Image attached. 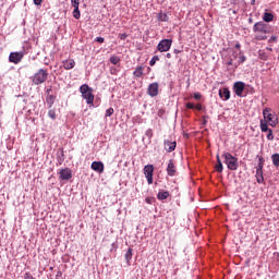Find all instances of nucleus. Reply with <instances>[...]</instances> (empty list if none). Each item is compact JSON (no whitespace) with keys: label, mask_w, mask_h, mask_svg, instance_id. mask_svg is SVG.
Masks as SVG:
<instances>
[{"label":"nucleus","mask_w":279,"mask_h":279,"mask_svg":"<svg viewBox=\"0 0 279 279\" xmlns=\"http://www.w3.org/2000/svg\"><path fill=\"white\" fill-rule=\"evenodd\" d=\"M255 34V40H267V34H269V25L265 22H257L253 26Z\"/></svg>","instance_id":"nucleus-1"},{"label":"nucleus","mask_w":279,"mask_h":279,"mask_svg":"<svg viewBox=\"0 0 279 279\" xmlns=\"http://www.w3.org/2000/svg\"><path fill=\"white\" fill-rule=\"evenodd\" d=\"M80 93L83 97V99L86 100V104L88 106H95L94 105V101H95V95L93 94V89L90 86H88V84H83L81 87H80Z\"/></svg>","instance_id":"nucleus-2"},{"label":"nucleus","mask_w":279,"mask_h":279,"mask_svg":"<svg viewBox=\"0 0 279 279\" xmlns=\"http://www.w3.org/2000/svg\"><path fill=\"white\" fill-rule=\"evenodd\" d=\"M49 78V71L47 69H39L32 77V82L35 86H40L45 84Z\"/></svg>","instance_id":"nucleus-3"},{"label":"nucleus","mask_w":279,"mask_h":279,"mask_svg":"<svg viewBox=\"0 0 279 279\" xmlns=\"http://www.w3.org/2000/svg\"><path fill=\"white\" fill-rule=\"evenodd\" d=\"M222 158L229 171H236V169H239V158L232 156L230 153H223Z\"/></svg>","instance_id":"nucleus-4"},{"label":"nucleus","mask_w":279,"mask_h":279,"mask_svg":"<svg viewBox=\"0 0 279 279\" xmlns=\"http://www.w3.org/2000/svg\"><path fill=\"white\" fill-rule=\"evenodd\" d=\"M259 162L256 169V181L258 184H263L265 182V177H263V167H265V159L263 157L258 158Z\"/></svg>","instance_id":"nucleus-5"},{"label":"nucleus","mask_w":279,"mask_h":279,"mask_svg":"<svg viewBox=\"0 0 279 279\" xmlns=\"http://www.w3.org/2000/svg\"><path fill=\"white\" fill-rule=\"evenodd\" d=\"M144 175L148 184H154V165H147L144 167Z\"/></svg>","instance_id":"nucleus-6"},{"label":"nucleus","mask_w":279,"mask_h":279,"mask_svg":"<svg viewBox=\"0 0 279 279\" xmlns=\"http://www.w3.org/2000/svg\"><path fill=\"white\" fill-rule=\"evenodd\" d=\"M171 45H173L172 39H162L159 41L157 49L160 51V53H165V51H169V49H171Z\"/></svg>","instance_id":"nucleus-7"},{"label":"nucleus","mask_w":279,"mask_h":279,"mask_svg":"<svg viewBox=\"0 0 279 279\" xmlns=\"http://www.w3.org/2000/svg\"><path fill=\"white\" fill-rule=\"evenodd\" d=\"M167 174L170 178H173L175 175H178V167H175V160L174 159H170L168 161V166H167Z\"/></svg>","instance_id":"nucleus-8"},{"label":"nucleus","mask_w":279,"mask_h":279,"mask_svg":"<svg viewBox=\"0 0 279 279\" xmlns=\"http://www.w3.org/2000/svg\"><path fill=\"white\" fill-rule=\"evenodd\" d=\"M159 88L160 85L156 82L149 84L147 88V95H149V97H158Z\"/></svg>","instance_id":"nucleus-9"},{"label":"nucleus","mask_w":279,"mask_h":279,"mask_svg":"<svg viewBox=\"0 0 279 279\" xmlns=\"http://www.w3.org/2000/svg\"><path fill=\"white\" fill-rule=\"evenodd\" d=\"M23 52H11L9 56V62H12L13 64H19L21 60H23Z\"/></svg>","instance_id":"nucleus-10"},{"label":"nucleus","mask_w":279,"mask_h":279,"mask_svg":"<svg viewBox=\"0 0 279 279\" xmlns=\"http://www.w3.org/2000/svg\"><path fill=\"white\" fill-rule=\"evenodd\" d=\"M234 93L238 97H243V90H245V83L243 82H236L233 85Z\"/></svg>","instance_id":"nucleus-11"},{"label":"nucleus","mask_w":279,"mask_h":279,"mask_svg":"<svg viewBox=\"0 0 279 279\" xmlns=\"http://www.w3.org/2000/svg\"><path fill=\"white\" fill-rule=\"evenodd\" d=\"M61 180H71L73 178V172L69 168L61 169L59 171Z\"/></svg>","instance_id":"nucleus-12"},{"label":"nucleus","mask_w":279,"mask_h":279,"mask_svg":"<svg viewBox=\"0 0 279 279\" xmlns=\"http://www.w3.org/2000/svg\"><path fill=\"white\" fill-rule=\"evenodd\" d=\"M219 97L222 99V101H228V99H230V89L227 87L220 88Z\"/></svg>","instance_id":"nucleus-13"},{"label":"nucleus","mask_w":279,"mask_h":279,"mask_svg":"<svg viewBox=\"0 0 279 279\" xmlns=\"http://www.w3.org/2000/svg\"><path fill=\"white\" fill-rule=\"evenodd\" d=\"M92 169L93 171H96V173H104V162L101 161L92 162Z\"/></svg>","instance_id":"nucleus-14"},{"label":"nucleus","mask_w":279,"mask_h":279,"mask_svg":"<svg viewBox=\"0 0 279 279\" xmlns=\"http://www.w3.org/2000/svg\"><path fill=\"white\" fill-rule=\"evenodd\" d=\"M163 145L166 151H168V154H171V151H175V147L178 144L175 142L165 141Z\"/></svg>","instance_id":"nucleus-15"},{"label":"nucleus","mask_w":279,"mask_h":279,"mask_svg":"<svg viewBox=\"0 0 279 279\" xmlns=\"http://www.w3.org/2000/svg\"><path fill=\"white\" fill-rule=\"evenodd\" d=\"M264 122L268 123L269 125H271V128H276V125H278V118L274 114L268 116V118H266L264 120Z\"/></svg>","instance_id":"nucleus-16"},{"label":"nucleus","mask_w":279,"mask_h":279,"mask_svg":"<svg viewBox=\"0 0 279 279\" xmlns=\"http://www.w3.org/2000/svg\"><path fill=\"white\" fill-rule=\"evenodd\" d=\"M63 69H65V71H71V69H75V60L70 59L63 61Z\"/></svg>","instance_id":"nucleus-17"},{"label":"nucleus","mask_w":279,"mask_h":279,"mask_svg":"<svg viewBox=\"0 0 279 279\" xmlns=\"http://www.w3.org/2000/svg\"><path fill=\"white\" fill-rule=\"evenodd\" d=\"M144 71H145V68H143V65L137 66L133 72L134 77H143Z\"/></svg>","instance_id":"nucleus-18"},{"label":"nucleus","mask_w":279,"mask_h":279,"mask_svg":"<svg viewBox=\"0 0 279 279\" xmlns=\"http://www.w3.org/2000/svg\"><path fill=\"white\" fill-rule=\"evenodd\" d=\"M216 171L218 173H223V163L221 162V158H219V155H217Z\"/></svg>","instance_id":"nucleus-19"},{"label":"nucleus","mask_w":279,"mask_h":279,"mask_svg":"<svg viewBox=\"0 0 279 279\" xmlns=\"http://www.w3.org/2000/svg\"><path fill=\"white\" fill-rule=\"evenodd\" d=\"M46 104L48 105L49 108H52L53 104H56V96L48 95L46 98Z\"/></svg>","instance_id":"nucleus-20"},{"label":"nucleus","mask_w":279,"mask_h":279,"mask_svg":"<svg viewBox=\"0 0 279 279\" xmlns=\"http://www.w3.org/2000/svg\"><path fill=\"white\" fill-rule=\"evenodd\" d=\"M263 21L265 23H271V21H274V14L267 12L264 13Z\"/></svg>","instance_id":"nucleus-21"},{"label":"nucleus","mask_w":279,"mask_h":279,"mask_svg":"<svg viewBox=\"0 0 279 279\" xmlns=\"http://www.w3.org/2000/svg\"><path fill=\"white\" fill-rule=\"evenodd\" d=\"M132 256H133V250L129 248L124 255V258L128 265H130V260H132Z\"/></svg>","instance_id":"nucleus-22"},{"label":"nucleus","mask_w":279,"mask_h":279,"mask_svg":"<svg viewBox=\"0 0 279 279\" xmlns=\"http://www.w3.org/2000/svg\"><path fill=\"white\" fill-rule=\"evenodd\" d=\"M157 19L158 21L167 23V21H169V15H167V13L159 12Z\"/></svg>","instance_id":"nucleus-23"},{"label":"nucleus","mask_w":279,"mask_h":279,"mask_svg":"<svg viewBox=\"0 0 279 279\" xmlns=\"http://www.w3.org/2000/svg\"><path fill=\"white\" fill-rule=\"evenodd\" d=\"M168 197H169V192H167V191H165V192H159V193L157 194V199H160V201L167 199Z\"/></svg>","instance_id":"nucleus-24"},{"label":"nucleus","mask_w":279,"mask_h":279,"mask_svg":"<svg viewBox=\"0 0 279 279\" xmlns=\"http://www.w3.org/2000/svg\"><path fill=\"white\" fill-rule=\"evenodd\" d=\"M271 160H272V165H274L275 167H279V154H278V153H276V154H274V155L271 156Z\"/></svg>","instance_id":"nucleus-25"},{"label":"nucleus","mask_w":279,"mask_h":279,"mask_svg":"<svg viewBox=\"0 0 279 279\" xmlns=\"http://www.w3.org/2000/svg\"><path fill=\"white\" fill-rule=\"evenodd\" d=\"M111 64H119L121 62V59L117 56L110 57Z\"/></svg>","instance_id":"nucleus-26"},{"label":"nucleus","mask_w":279,"mask_h":279,"mask_svg":"<svg viewBox=\"0 0 279 279\" xmlns=\"http://www.w3.org/2000/svg\"><path fill=\"white\" fill-rule=\"evenodd\" d=\"M260 130L262 132H267L269 130L267 122H264V120H260Z\"/></svg>","instance_id":"nucleus-27"},{"label":"nucleus","mask_w":279,"mask_h":279,"mask_svg":"<svg viewBox=\"0 0 279 279\" xmlns=\"http://www.w3.org/2000/svg\"><path fill=\"white\" fill-rule=\"evenodd\" d=\"M73 16L74 19H80V16H82L80 13V7H74Z\"/></svg>","instance_id":"nucleus-28"},{"label":"nucleus","mask_w":279,"mask_h":279,"mask_svg":"<svg viewBox=\"0 0 279 279\" xmlns=\"http://www.w3.org/2000/svg\"><path fill=\"white\" fill-rule=\"evenodd\" d=\"M158 60H160V58L158 56H154L151 58V60L149 61V65L154 66L156 64V62H158Z\"/></svg>","instance_id":"nucleus-29"},{"label":"nucleus","mask_w":279,"mask_h":279,"mask_svg":"<svg viewBox=\"0 0 279 279\" xmlns=\"http://www.w3.org/2000/svg\"><path fill=\"white\" fill-rule=\"evenodd\" d=\"M145 136H147V138H149V140L154 138V131L151 129H148L145 132Z\"/></svg>","instance_id":"nucleus-30"},{"label":"nucleus","mask_w":279,"mask_h":279,"mask_svg":"<svg viewBox=\"0 0 279 279\" xmlns=\"http://www.w3.org/2000/svg\"><path fill=\"white\" fill-rule=\"evenodd\" d=\"M270 112H271V109H270V108L264 109V111H263L264 119H267L269 116H271Z\"/></svg>","instance_id":"nucleus-31"},{"label":"nucleus","mask_w":279,"mask_h":279,"mask_svg":"<svg viewBox=\"0 0 279 279\" xmlns=\"http://www.w3.org/2000/svg\"><path fill=\"white\" fill-rule=\"evenodd\" d=\"M267 132H268L267 140L268 141H274V131L271 129H269Z\"/></svg>","instance_id":"nucleus-32"},{"label":"nucleus","mask_w":279,"mask_h":279,"mask_svg":"<svg viewBox=\"0 0 279 279\" xmlns=\"http://www.w3.org/2000/svg\"><path fill=\"white\" fill-rule=\"evenodd\" d=\"M114 114V109L113 108H109L106 110V117H112Z\"/></svg>","instance_id":"nucleus-33"},{"label":"nucleus","mask_w":279,"mask_h":279,"mask_svg":"<svg viewBox=\"0 0 279 279\" xmlns=\"http://www.w3.org/2000/svg\"><path fill=\"white\" fill-rule=\"evenodd\" d=\"M48 117H49L50 119H56V110H54V109H50V110L48 111Z\"/></svg>","instance_id":"nucleus-34"},{"label":"nucleus","mask_w":279,"mask_h":279,"mask_svg":"<svg viewBox=\"0 0 279 279\" xmlns=\"http://www.w3.org/2000/svg\"><path fill=\"white\" fill-rule=\"evenodd\" d=\"M185 107L187 110H195V105L193 102H186Z\"/></svg>","instance_id":"nucleus-35"},{"label":"nucleus","mask_w":279,"mask_h":279,"mask_svg":"<svg viewBox=\"0 0 279 279\" xmlns=\"http://www.w3.org/2000/svg\"><path fill=\"white\" fill-rule=\"evenodd\" d=\"M73 8L80 7V0H71Z\"/></svg>","instance_id":"nucleus-36"},{"label":"nucleus","mask_w":279,"mask_h":279,"mask_svg":"<svg viewBox=\"0 0 279 279\" xmlns=\"http://www.w3.org/2000/svg\"><path fill=\"white\" fill-rule=\"evenodd\" d=\"M245 60H246L245 56L240 54V57H239V63H240V64H243V62H245Z\"/></svg>","instance_id":"nucleus-37"},{"label":"nucleus","mask_w":279,"mask_h":279,"mask_svg":"<svg viewBox=\"0 0 279 279\" xmlns=\"http://www.w3.org/2000/svg\"><path fill=\"white\" fill-rule=\"evenodd\" d=\"M194 99H196V101H199V99H202V94L201 93H194Z\"/></svg>","instance_id":"nucleus-38"},{"label":"nucleus","mask_w":279,"mask_h":279,"mask_svg":"<svg viewBox=\"0 0 279 279\" xmlns=\"http://www.w3.org/2000/svg\"><path fill=\"white\" fill-rule=\"evenodd\" d=\"M24 279H36V278H34V276H32V274L26 272V274L24 275Z\"/></svg>","instance_id":"nucleus-39"},{"label":"nucleus","mask_w":279,"mask_h":279,"mask_svg":"<svg viewBox=\"0 0 279 279\" xmlns=\"http://www.w3.org/2000/svg\"><path fill=\"white\" fill-rule=\"evenodd\" d=\"M105 40H106V39H105L104 37H97V38L95 39L96 43H100V44H104Z\"/></svg>","instance_id":"nucleus-40"},{"label":"nucleus","mask_w":279,"mask_h":279,"mask_svg":"<svg viewBox=\"0 0 279 279\" xmlns=\"http://www.w3.org/2000/svg\"><path fill=\"white\" fill-rule=\"evenodd\" d=\"M35 5H43V0H34Z\"/></svg>","instance_id":"nucleus-41"},{"label":"nucleus","mask_w":279,"mask_h":279,"mask_svg":"<svg viewBox=\"0 0 279 279\" xmlns=\"http://www.w3.org/2000/svg\"><path fill=\"white\" fill-rule=\"evenodd\" d=\"M125 38H128V34L123 33V34L120 35L121 40H125Z\"/></svg>","instance_id":"nucleus-42"},{"label":"nucleus","mask_w":279,"mask_h":279,"mask_svg":"<svg viewBox=\"0 0 279 279\" xmlns=\"http://www.w3.org/2000/svg\"><path fill=\"white\" fill-rule=\"evenodd\" d=\"M194 108L196 109V110H198V111H202V104H198V105H194Z\"/></svg>","instance_id":"nucleus-43"},{"label":"nucleus","mask_w":279,"mask_h":279,"mask_svg":"<svg viewBox=\"0 0 279 279\" xmlns=\"http://www.w3.org/2000/svg\"><path fill=\"white\" fill-rule=\"evenodd\" d=\"M276 39H277L276 36H272V37H270V39L268 40V43H275Z\"/></svg>","instance_id":"nucleus-44"},{"label":"nucleus","mask_w":279,"mask_h":279,"mask_svg":"<svg viewBox=\"0 0 279 279\" xmlns=\"http://www.w3.org/2000/svg\"><path fill=\"white\" fill-rule=\"evenodd\" d=\"M235 49H241V44H236Z\"/></svg>","instance_id":"nucleus-45"},{"label":"nucleus","mask_w":279,"mask_h":279,"mask_svg":"<svg viewBox=\"0 0 279 279\" xmlns=\"http://www.w3.org/2000/svg\"><path fill=\"white\" fill-rule=\"evenodd\" d=\"M251 5H256V0H252Z\"/></svg>","instance_id":"nucleus-46"},{"label":"nucleus","mask_w":279,"mask_h":279,"mask_svg":"<svg viewBox=\"0 0 279 279\" xmlns=\"http://www.w3.org/2000/svg\"><path fill=\"white\" fill-rule=\"evenodd\" d=\"M47 95H49V93H51V88L46 90Z\"/></svg>","instance_id":"nucleus-47"},{"label":"nucleus","mask_w":279,"mask_h":279,"mask_svg":"<svg viewBox=\"0 0 279 279\" xmlns=\"http://www.w3.org/2000/svg\"><path fill=\"white\" fill-rule=\"evenodd\" d=\"M146 202H147V204H151V202L149 201V198H146Z\"/></svg>","instance_id":"nucleus-48"},{"label":"nucleus","mask_w":279,"mask_h":279,"mask_svg":"<svg viewBox=\"0 0 279 279\" xmlns=\"http://www.w3.org/2000/svg\"><path fill=\"white\" fill-rule=\"evenodd\" d=\"M167 58H171V53H167Z\"/></svg>","instance_id":"nucleus-49"},{"label":"nucleus","mask_w":279,"mask_h":279,"mask_svg":"<svg viewBox=\"0 0 279 279\" xmlns=\"http://www.w3.org/2000/svg\"><path fill=\"white\" fill-rule=\"evenodd\" d=\"M229 64H232V61H230Z\"/></svg>","instance_id":"nucleus-50"}]
</instances>
